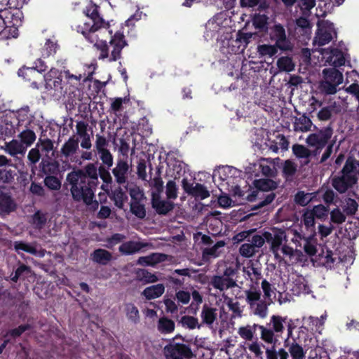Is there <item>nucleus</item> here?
<instances>
[{"label": "nucleus", "instance_id": "f257e3e1", "mask_svg": "<svg viewBox=\"0 0 359 359\" xmlns=\"http://www.w3.org/2000/svg\"><path fill=\"white\" fill-rule=\"evenodd\" d=\"M66 180L71 186L73 199L89 204L95 198V191L99 184L98 168L95 163H88L83 170L68 173Z\"/></svg>", "mask_w": 359, "mask_h": 359}, {"label": "nucleus", "instance_id": "f03ea898", "mask_svg": "<svg viewBox=\"0 0 359 359\" xmlns=\"http://www.w3.org/2000/svg\"><path fill=\"white\" fill-rule=\"evenodd\" d=\"M218 40L219 41V50L221 53L225 55L228 59H229V55H235L236 61L237 60L241 61L242 65L240 76H238L236 72V81L234 83L231 84L230 89L235 90L238 87H241L242 90L244 91L247 86V83H245V74L244 70L245 65L244 64L245 60L244 51L247 48V22L244 24L242 29L236 33V38L235 39H233L231 32H228L226 33L224 32V34L222 35Z\"/></svg>", "mask_w": 359, "mask_h": 359}, {"label": "nucleus", "instance_id": "7ed1b4c3", "mask_svg": "<svg viewBox=\"0 0 359 359\" xmlns=\"http://www.w3.org/2000/svg\"><path fill=\"white\" fill-rule=\"evenodd\" d=\"M241 175L242 172L237 168L225 165L214 170L212 180L215 183L218 182L217 187L221 193L228 192L234 197L240 198L244 195L241 189Z\"/></svg>", "mask_w": 359, "mask_h": 359}, {"label": "nucleus", "instance_id": "20e7f679", "mask_svg": "<svg viewBox=\"0 0 359 359\" xmlns=\"http://www.w3.org/2000/svg\"><path fill=\"white\" fill-rule=\"evenodd\" d=\"M264 236L266 241L270 244V250L277 259H280L281 257L279 251L287 256L292 263L302 262L306 259L303 253L298 250H294L288 246L287 236L284 231L277 230L273 233L265 232Z\"/></svg>", "mask_w": 359, "mask_h": 359}, {"label": "nucleus", "instance_id": "39448f33", "mask_svg": "<svg viewBox=\"0 0 359 359\" xmlns=\"http://www.w3.org/2000/svg\"><path fill=\"white\" fill-rule=\"evenodd\" d=\"M95 38L94 46L100 50V60H104L108 58L109 62H115L121 57V51L123 48L128 46V43L125 39V36L121 31H117L113 36H111L109 44L112 47L111 54H109V46L106 41H97V36Z\"/></svg>", "mask_w": 359, "mask_h": 359}, {"label": "nucleus", "instance_id": "423d86ee", "mask_svg": "<svg viewBox=\"0 0 359 359\" xmlns=\"http://www.w3.org/2000/svg\"><path fill=\"white\" fill-rule=\"evenodd\" d=\"M99 8L100 7L93 3L86 6L84 13L92 20L93 25L85 23L83 26L78 27V32H81L90 43L95 42V38L93 37V34L95 32L102 27H109V22H106L100 15Z\"/></svg>", "mask_w": 359, "mask_h": 359}, {"label": "nucleus", "instance_id": "0eeeda50", "mask_svg": "<svg viewBox=\"0 0 359 359\" xmlns=\"http://www.w3.org/2000/svg\"><path fill=\"white\" fill-rule=\"evenodd\" d=\"M323 79L319 83V90L325 95L335 94L337 87L343 83V75L334 67L323 70Z\"/></svg>", "mask_w": 359, "mask_h": 359}, {"label": "nucleus", "instance_id": "6e6552de", "mask_svg": "<svg viewBox=\"0 0 359 359\" xmlns=\"http://www.w3.org/2000/svg\"><path fill=\"white\" fill-rule=\"evenodd\" d=\"M165 359H191L193 352L189 345L182 343H170L163 348Z\"/></svg>", "mask_w": 359, "mask_h": 359}, {"label": "nucleus", "instance_id": "1a4fd4ad", "mask_svg": "<svg viewBox=\"0 0 359 359\" xmlns=\"http://www.w3.org/2000/svg\"><path fill=\"white\" fill-rule=\"evenodd\" d=\"M336 34L333 23L325 20L318 22V31L313 39V43L319 46H324L330 43Z\"/></svg>", "mask_w": 359, "mask_h": 359}, {"label": "nucleus", "instance_id": "9d476101", "mask_svg": "<svg viewBox=\"0 0 359 359\" xmlns=\"http://www.w3.org/2000/svg\"><path fill=\"white\" fill-rule=\"evenodd\" d=\"M332 134L333 130L330 127L324 128L317 133L309 135L306 143L311 147H315L317 153L327 144Z\"/></svg>", "mask_w": 359, "mask_h": 359}, {"label": "nucleus", "instance_id": "9b49d317", "mask_svg": "<svg viewBox=\"0 0 359 359\" xmlns=\"http://www.w3.org/2000/svg\"><path fill=\"white\" fill-rule=\"evenodd\" d=\"M255 176L260 175L264 177L276 178L278 175V170L276 168L271 166V163L266 158H260L255 163L248 167Z\"/></svg>", "mask_w": 359, "mask_h": 359}, {"label": "nucleus", "instance_id": "f8f14e48", "mask_svg": "<svg viewBox=\"0 0 359 359\" xmlns=\"http://www.w3.org/2000/svg\"><path fill=\"white\" fill-rule=\"evenodd\" d=\"M18 75L22 77L25 81L29 83L30 86L34 89H39L44 80L43 74L36 71L34 68L25 66L18 69Z\"/></svg>", "mask_w": 359, "mask_h": 359}, {"label": "nucleus", "instance_id": "ddd939ff", "mask_svg": "<svg viewBox=\"0 0 359 359\" xmlns=\"http://www.w3.org/2000/svg\"><path fill=\"white\" fill-rule=\"evenodd\" d=\"M271 38L276 41V46L282 50H291L292 44L287 38L285 29L280 24L275 25L271 33Z\"/></svg>", "mask_w": 359, "mask_h": 359}, {"label": "nucleus", "instance_id": "4468645a", "mask_svg": "<svg viewBox=\"0 0 359 359\" xmlns=\"http://www.w3.org/2000/svg\"><path fill=\"white\" fill-rule=\"evenodd\" d=\"M129 170L128 161L124 158L118 157L116 166L112 169V173L118 184H123L126 182Z\"/></svg>", "mask_w": 359, "mask_h": 359}, {"label": "nucleus", "instance_id": "2eb2a0df", "mask_svg": "<svg viewBox=\"0 0 359 359\" xmlns=\"http://www.w3.org/2000/svg\"><path fill=\"white\" fill-rule=\"evenodd\" d=\"M151 206L156 212L160 215H166L174 209L173 202L161 199V195L151 194Z\"/></svg>", "mask_w": 359, "mask_h": 359}, {"label": "nucleus", "instance_id": "dca6fc26", "mask_svg": "<svg viewBox=\"0 0 359 359\" xmlns=\"http://www.w3.org/2000/svg\"><path fill=\"white\" fill-rule=\"evenodd\" d=\"M322 55L325 62L334 67L342 66L345 63L344 54L338 49H323Z\"/></svg>", "mask_w": 359, "mask_h": 359}, {"label": "nucleus", "instance_id": "f3484780", "mask_svg": "<svg viewBox=\"0 0 359 359\" xmlns=\"http://www.w3.org/2000/svg\"><path fill=\"white\" fill-rule=\"evenodd\" d=\"M252 273L248 271V276L253 283L251 285L250 290L248 291V300H258L260 297V290H257L259 287V281L261 280V273L258 269L252 268Z\"/></svg>", "mask_w": 359, "mask_h": 359}, {"label": "nucleus", "instance_id": "a211bd4d", "mask_svg": "<svg viewBox=\"0 0 359 359\" xmlns=\"http://www.w3.org/2000/svg\"><path fill=\"white\" fill-rule=\"evenodd\" d=\"M14 133H18V137L27 149L32 146L36 141V135L34 130L29 129L28 127H15Z\"/></svg>", "mask_w": 359, "mask_h": 359}, {"label": "nucleus", "instance_id": "6ab92c4d", "mask_svg": "<svg viewBox=\"0 0 359 359\" xmlns=\"http://www.w3.org/2000/svg\"><path fill=\"white\" fill-rule=\"evenodd\" d=\"M16 209V203L9 193L0 192V214L8 215Z\"/></svg>", "mask_w": 359, "mask_h": 359}, {"label": "nucleus", "instance_id": "aec40b11", "mask_svg": "<svg viewBox=\"0 0 359 359\" xmlns=\"http://www.w3.org/2000/svg\"><path fill=\"white\" fill-rule=\"evenodd\" d=\"M59 163L50 158H42L39 163L40 171L46 176L56 175L59 172Z\"/></svg>", "mask_w": 359, "mask_h": 359}, {"label": "nucleus", "instance_id": "412c9836", "mask_svg": "<svg viewBox=\"0 0 359 359\" xmlns=\"http://www.w3.org/2000/svg\"><path fill=\"white\" fill-rule=\"evenodd\" d=\"M79 140L74 135L70 137L62 146L60 152L65 158L72 160V156L79 149Z\"/></svg>", "mask_w": 359, "mask_h": 359}, {"label": "nucleus", "instance_id": "4be33fe9", "mask_svg": "<svg viewBox=\"0 0 359 359\" xmlns=\"http://www.w3.org/2000/svg\"><path fill=\"white\" fill-rule=\"evenodd\" d=\"M252 184L259 191H270L278 188L279 181L276 180L275 178L264 177L254 180Z\"/></svg>", "mask_w": 359, "mask_h": 359}, {"label": "nucleus", "instance_id": "5701e85b", "mask_svg": "<svg viewBox=\"0 0 359 359\" xmlns=\"http://www.w3.org/2000/svg\"><path fill=\"white\" fill-rule=\"evenodd\" d=\"M355 182V178L341 174V176L334 177L332 180V186L339 193H344Z\"/></svg>", "mask_w": 359, "mask_h": 359}, {"label": "nucleus", "instance_id": "b1692460", "mask_svg": "<svg viewBox=\"0 0 359 359\" xmlns=\"http://www.w3.org/2000/svg\"><path fill=\"white\" fill-rule=\"evenodd\" d=\"M236 281L238 280L237 279L225 278L223 276H214L211 279L210 284L215 288L224 291V290L233 287L236 285Z\"/></svg>", "mask_w": 359, "mask_h": 359}, {"label": "nucleus", "instance_id": "393cba45", "mask_svg": "<svg viewBox=\"0 0 359 359\" xmlns=\"http://www.w3.org/2000/svg\"><path fill=\"white\" fill-rule=\"evenodd\" d=\"M293 154L300 161L302 165H307L311 161V151L305 146L295 144L292 146Z\"/></svg>", "mask_w": 359, "mask_h": 359}, {"label": "nucleus", "instance_id": "a878e982", "mask_svg": "<svg viewBox=\"0 0 359 359\" xmlns=\"http://www.w3.org/2000/svg\"><path fill=\"white\" fill-rule=\"evenodd\" d=\"M5 151L11 156H16L20 154L24 156L27 151V147L18 140L13 139L8 142H6Z\"/></svg>", "mask_w": 359, "mask_h": 359}, {"label": "nucleus", "instance_id": "bb28decb", "mask_svg": "<svg viewBox=\"0 0 359 359\" xmlns=\"http://www.w3.org/2000/svg\"><path fill=\"white\" fill-rule=\"evenodd\" d=\"M147 246V243L139 241H127L119 246V251L124 255H133Z\"/></svg>", "mask_w": 359, "mask_h": 359}, {"label": "nucleus", "instance_id": "cd10ccee", "mask_svg": "<svg viewBox=\"0 0 359 359\" xmlns=\"http://www.w3.org/2000/svg\"><path fill=\"white\" fill-rule=\"evenodd\" d=\"M90 259L97 264L106 265L112 259V254L107 250L98 248L90 254Z\"/></svg>", "mask_w": 359, "mask_h": 359}, {"label": "nucleus", "instance_id": "c85d7f7f", "mask_svg": "<svg viewBox=\"0 0 359 359\" xmlns=\"http://www.w3.org/2000/svg\"><path fill=\"white\" fill-rule=\"evenodd\" d=\"M31 267L19 262L14 274L12 273L11 276V280L14 283H17L18 280H25L27 278L31 276Z\"/></svg>", "mask_w": 359, "mask_h": 359}, {"label": "nucleus", "instance_id": "c756f323", "mask_svg": "<svg viewBox=\"0 0 359 359\" xmlns=\"http://www.w3.org/2000/svg\"><path fill=\"white\" fill-rule=\"evenodd\" d=\"M35 146L40 152L44 154L43 158H50L51 156H49L50 152H52V156H54V142L52 140L48 137L42 138L41 137L39 138Z\"/></svg>", "mask_w": 359, "mask_h": 359}, {"label": "nucleus", "instance_id": "7c9ffc66", "mask_svg": "<svg viewBox=\"0 0 359 359\" xmlns=\"http://www.w3.org/2000/svg\"><path fill=\"white\" fill-rule=\"evenodd\" d=\"M165 292V286L158 283L146 287L142 292V295L147 300H151L161 297Z\"/></svg>", "mask_w": 359, "mask_h": 359}, {"label": "nucleus", "instance_id": "2f4dec72", "mask_svg": "<svg viewBox=\"0 0 359 359\" xmlns=\"http://www.w3.org/2000/svg\"><path fill=\"white\" fill-rule=\"evenodd\" d=\"M285 347L287 348L292 359H304L305 357V352L302 346L297 341L292 342L287 341V339L284 341Z\"/></svg>", "mask_w": 359, "mask_h": 359}, {"label": "nucleus", "instance_id": "473e14b6", "mask_svg": "<svg viewBox=\"0 0 359 359\" xmlns=\"http://www.w3.org/2000/svg\"><path fill=\"white\" fill-rule=\"evenodd\" d=\"M224 241H217L212 247L204 248L202 251V258L204 261H208L211 258H216L220 255L219 248L224 247Z\"/></svg>", "mask_w": 359, "mask_h": 359}, {"label": "nucleus", "instance_id": "72a5a7b5", "mask_svg": "<svg viewBox=\"0 0 359 359\" xmlns=\"http://www.w3.org/2000/svg\"><path fill=\"white\" fill-rule=\"evenodd\" d=\"M165 255L161 253H152L148 256L140 257L137 263L142 266H154L165 260Z\"/></svg>", "mask_w": 359, "mask_h": 359}, {"label": "nucleus", "instance_id": "f704fd0d", "mask_svg": "<svg viewBox=\"0 0 359 359\" xmlns=\"http://www.w3.org/2000/svg\"><path fill=\"white\" fill-rule=\"evenodd\" d=\"M135 278L144 284L153 283L158 280V278L155 273H152L145 269H137L135 271Z\"/></svg>", "mask_w": 359, "mask_h": 359}, {"label": "nucleus", "instance_id": "c9c22d12", "mask_svg": "<svg viewBox=\"0 0 359 359\" xmlns=\"http://www.w3.org/2000/svg\"><path fill=\"white\" fill-rule=\"evenodd\" d=\"M313 126L311 120L305 115L296 118L294 122V130L295 132L306 133L311 130Z\"/></svg>", "mask_w": 359, "mask_h": 359}, {"label": "nucleus", "instance_id": "e433bc0d", "mask_svg": "<svg viewBox=\"0 0 359 359\" xmlns=\"http://www.w3.org/2000/svg\"><path fill=\"white\" fill-rule=\"evenodd\" d=\"M358 168L359 163L354 158L350 157L346 160L342 170V174L347 177H352L357 181Z\"/></svg>", "mask_w": 359, "mask_h": 359}, {"label": "nucleus", "instance_id": "4c0bfd02", "mask_svg": "<svg viewBox=\"0 0 359 359\" xmlns=\"http://www.w3.org/2000/svg\"><path fill=\"white\" fill-rule=\"evenodd\" d=\"M60 48V46L57 41L51 39H46L41 49V55L44 58L54 56Z\"/></svg>", "mask_w": 359, "mask_h": 359}, {"label": "nucleus", "instance_id": "58836bf2", "mask_svg": "<svg viewBox=\"0 0 359 359\" xmlns=\"http://www.w3.org/2000/svg\"><path fill=\"white\" fill-rule=\"evenodd\" d=\"M217 310L212 307L208 306L207 304H205L203 306V309L201 311V317L202 319V323L208 325H212L214 321L217 318Z\"/></svg>", "mask_w": 359, "mask_h": 359}, {"label": "nucleus", "instance_id": "ea45409f", "mask_svg": "<svg viewBox=\"0 0 359 359\" xmlns=\"http://www.w3.org/2000/svg\"><path fill=\"white\" fill-rule=\"evenodd\" d=\"M175 322L167 317H161L158 320L157 328L161 334L172 333L175 330Z\"/></svg>", "mask_w": 359, "mask_h": 359}, {"label": "nucleus", "instance_id": "a19ab883", "mask_svg": "<svg viewBox=\"0 0 359 359\" xmlns=\"http://www.w3.org/2000/svg\"><path fill=\"white\" fill-rule=\"evenodd\" d=\"M287 320V317L283 318L280 316H272L269 324L271 325V330L278 335L282 334L285 330V323H286Z\"/></svg>", "mask_w": 359, "mask_h": 359}, {"label": "nucleus", "instance_id": "79ce46f5", "mask_svg": "<svg viewBox=\"0 0 359 359\" xmlns=\"http://www.w3.org/2000/svg\"><path fill=\"white\" fill-rule=\"evenodd\" d=\"M125 312L128 319L132 323L137 324L140 322V313L137 307L133 303L125 304Z\"/></svg>", "mask_w": 359, "mask_h": 359}, {"label": "nucleus", "instance_id": "37998d69", "mask_svg": "<svg viewBox=\"0 0 359 359\" xmlns=\"http://www.w3.org/2000/svg\"><path fill=\"white\" fill-rule=\"evenodd\" d=\"M94 152L99 156L100 159L102 162V165L107 166V168H111L114 163V158L108 148L97 150Z\"/></svg>", "mask_w": 359, "mask_h": 359}, {"label": "nucleus", "instance_id": "c03bdc74", "mask_svg": "<svg viewBox=\"0 0 359 359\" xmlns=\"http://www.w3.org/2000/svg\"><path fill=\"white\" fill-rule=\"evenodd\" d=\"M94 152L99 156L100 159L102 162V165L107 166V168H111L114 163V158L108 148L97 150Z\"/></svg>", "mask_w": 359, "mask_h": 359}, {"label": "nucleus", "instance_id": "a18cd8bd", "mask_svg": "<svg viewBox=\"0 0 359 359\" xmlns=\"http://www.w3.org/2000/svg\"><path fill=\"white\" fill-rule=\"evenodd\" d=\"M94 152L99 156L100 159L102 162V165L107 166V168H111L114 163V158L108 148L97 150Z\"/></svg>", "mask_w": 359, "mask_h": 359}, {"label": "nucleus", "instance_id": "49530a36", "mask_svg": "<svg viewBox=\"0 0 359 359\" xmlns=\"http://www.w3.org/2000/svg\"><path fill=\"white\" fill-rule=\"evenodd\" d=\"M94 152L99 156L100 159L102 162V165L107 166V168H111L114 163V158L108 148L97 150Z\"/></svg>", "mask_w": 359, "mask_h": 359}, {"label": "nucleus", "instance_id": "de8ad7c7", "mask_svg": "<svg viewBox=\"0 0 359 359\" xmlns=\"http://www.w3.org/2000/svg\"><path fill=\"white\" fill-rule=\"evenodd\" d=\"M18 124L16 127H28L31 123V119L29 115V107L21 108L18 111Z\"/></svg>", "mask_w": 359, "mask_h": 359}, {"label": "nucleus", "instance_id": "09e8293b", "mask_svg": "<svg viewBox=\"0 0 359 359\" xmlns=\"http://www.w3.org/2000/svg\"><path fill=\"white\" fill-rule=\"evenodd\" d=\"M266 359H288V352L285 348H280L276 351L275 346L268 348L266 350Z\"/></svg>", "mask_w": 359, "mask_h": 359}, {"label": "nucleus", "instance_id": "8fccbe9b", "mask_svg": "<svg viewBox=\"0 0 359 359\" xmlns=\"http://www.w3.org/2000/svg\"><path fill=\"white\" fill-rule=\"evenodd\" d=\"M111 198L114 201V205L117 208L122 209L124 202L127 200L128 197L123 189L121 187H118L112 191Z\"/></svg>", "mask_w": 359, "mask_h": 359}, {"label": "nucleus", "instance_id": "3c124183", "mask_svg": "<svg viewBox=\"0 0 359 359\" xmlns=\"http://www.w3.org/2000/svg\"><path fill=\"white\" fill-rule=\"evenodd\" d=\"M13 248L18 254H20V251H23L33 255H36L37 254V250L35 246L24 241H15L13 243Z\"/></svg>", "mask_w": 359, "mask_h": 359}, {"label": "nucleus", "instance_id": "603ef678", "mask_svg": "<svg viewBox=\"0 0 359 359\" xmlns=\"http://www.w3.org/2000/svg\"><path fill=\"white\" fill-rule=\"evenodd\" d=\"M277 66L280 71L290 72L294 70V63L291 57L284 56L277 60Z\"/></svg>", "mask_w": 359, "mask_h": 359}, {"label": "nucleus", "instance_id": "864d4df0", "mask_svg": "<svg viewBox=\"0 0 359 359\" xmlns=\"http://www.w3.org/2000/svg\"><path fill=\"white\" fill-rule=\"evenodd\" d=\"M130 212L139 219H144L146 217V209L144 204L140 201H131L130 204Z\"/></svg>", "mask_w": 359, "mask_h": 359}, {"label": "nucleus", "instance_id": "5fc2aeb1", "mask_svg": "<svg viewBox=\"0 0 359 359\" xmlns=\"http://www.w3.org/2000/svg\"><path fill=\"white\" fill-rule=\"evenodd\" d=\"M193 191L191 196L196 198L203 200L210 196V191L202 184L196 183L194 185V189Z\"/></svg>", "mask_w": 359, "mask_h": 359}, {"label": "nucleus", "instance_id": "6e6d98bb", "mask_svg": "<svg viewBox=\"0 0 359 359\" xmlns=\"http://www.w3.org/2000/svg\"><path fill=\"white\" fill-rule=\"evenodd\" d=\"M32 328V326L29 323L20 325L18 327L8 330L4 335V337L10 336L15 339L17 337H20L25 331L29 330Z\"/></svg>", "mask_w": 359, "mask_h": 359}, {"label": "nucleus", "instance_id": "4d7b16f0", "mask_svg": "<svg viewBox=\"0 0 359 359\" xmlns=\"http://www.w3.org/2000/svg\"><path fill=\"white\" fill-rule=\"evenodd\" d=\"M151 187L154 189V191H152L151 194H158L160 196L163 191V182L161 177L159 168L156 171V176L151 182Z\"/></svg>", "mask_w": 359, "mask_h": 359}, {"label": "nucleus", "instance_id": "13d9d810", "mask_svg": "<svg viewBox=\"0 0 359 359\" xmlns=\"http://www.w3.org/2000/svg\"><path fill=\"white\" fill-rule=\"evenodd\" d=\"M303 321L307 325L308 329H310L311 330H316L320 332V330L323 328V325L320 321V319L317 317L313 316H309V317H304Z\"/></svg>", "mask_w": 359, "mask_h": 359}, {"label": "nucleus", "instance_id": "bf43d9fd", "mask_svg": "<svg viewBox=\"0 0 359 359\" xmlns=\"http://www.w3.org/2000/svg\"><path fill=\"white\" fill-rule=\"evenodd\" d=\"M343 210L347 215H354L357 210L358 205L357 202L351 198L345 199L343 205Z\"/></svg>", "mask_w": 359, "mask_h": 359}, {"label": "nucleus", "instance_id": "052dcab7", "mask_svg": "<svg viewBox=\"0 0 359 359\" xmlns=\"http://www.w3.org/2000/svg\"><path fill=\"white\" fill-rule=\"evenodd\" d=\"M277 46L276 45H261L257 47V51L262 56H269L270 57L275 55L277 52Z\"/></svg>", "mask_w": 359, "mask_h": 359}, {"label": "nucleus", "instance_id": "680f3d73", "mask_svg": "<svg viewBox=\"0 0 359 359\" xmlns=\"http://www.w3.org/2000/svg\"><path fill=\"white\" fill-rule=\"evenodd\" d=\"M41 158V154L36 147L29 151L27 154L28 163L32 168L33 167H36V163L39 161Z\"/></svg>", "mask_w": 359, "mask_h": 359}, {"label": "nucleus", "instance_id": "e2e57ef3", "mask_svg": "<svg viewBox=\"0 0 359 359\" xmlns=\"http://www.w3.org/2000/svg\"><path fill=\"white\" fill-rule=\"evenodd\" d=\"M45 186L50 190H59L61 187L60 180L55 176H46L44 179Z\"/></svg>", "mask_w": 359, "mask_h": 359}, {"label": "nucleus", "instance_id": "0e129e2a", "mask_svg": "<svg viewBox=\"0 0 359 359\" xmlns=\"http://www.w3.org/2000/svg\"><path fill=\"white\" fill-rule=\"evenodd\" d=\"M297 171V165L291 160H286L283 164V173L286 177L293 176Z\"/></svg>", "mask_w": 359, "mask_h": 359}, {"label": "nucleus", "instance_id": "69168bd1", "mask_svg": "<svg viewBox=\"0 0 359 359\" xmlns=\"http://www.w3.org/2000/svg\"><path fill=\"white\" fill-rule=\"evenodd\" d=\"M311 194L305 193L304 191H298L294 196V201L296 203L305 206L311 201Z\"/></svg>", "mask_w": 359, "mask_h": 359}, {"label": "nucleus", "instance_id": "338daca9", "mask_svg": "<svg viewBox=\"0 0 359 359\" xmlns=\"http://www.w3.org/2000/svg\"><path fill=\"white\" fill-rule=\"evenodd\" d=\"M294 286L292 288V290L294 292H296L297 294L302 292L306 293V291L309 290L305 279L302 276L297 277L294 281Z\"/></svg>", "mask_w": 359, "mask_h": 359}, {"label": "nucleus", "instance_id": "774afa93", "mask_svg": "<svg viewBox=\"0 0 359 359\" xmlns=\"http://www.w3.org/2000/svg\"><path fill=\"white\" fill-rule=\"evenodd\" d=\"M310 212L315 216V217L320 219H325L328 213V208L323 205H315Z\"/></svg>", "mask_w": 359, "mask_h": 359}]
</instances>
